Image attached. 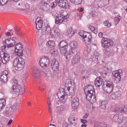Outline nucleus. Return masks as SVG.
I'll return each mask as SVG.
<instances>
[{
	"label": "nucleus",
	"instance_id": "obj_1",
	"mask_svg": "<svg viewBox=\"0 0 127 127\" xmlns=\"http://www.w3.org/2000/svg\"><path fill=\"white\" fill-rule=\"evenodd\" d=\"M36 29L38 30L41 28L42 33L43 34H48L50 30V28L45 26H43V21L41 20L40 17H38L35 22Z\"/></svg>",
	"mask_w": 127,
	"mask_h": 127
},
{
	"label": "nucleus",
	"instance_id": "obj_2",
	"mask_svg": "<svg viewBox=\"0 0 127 127\" xmlns=\"http://www.w3.org/2000/svg\"><path fill=\"white\" fill-rule=\"evenodd\" d=\"M79 34L82 37V39L85 43L87 44H90L92 36L90 33L82 31L79 32Z\"/></svg>",
	"mask_w": 127,
	"mask_h": 127
},
{
	"label": "nucleus",
	"instance_id": "obj_3",
	"mask_svg": "<svg viewBox=\"0 0 127 127\" xmlns=\"http://www.w3.org/2000/svg\"><path fill=\"white\" fill-rule=\"evenodd\" d=\"M12 90L16 93H18L19 94L23 95L25 92L24 88H22L18 84L17 81L15 80L13 82Z\"/></svg>",
	"mask_w": 127,
	"mask_h": 127
},
{
	"label": "nucleus",
	"instance_id": "obj_4",
	"mask_svg": "<svg viewBox=\"0 0 127 127\" xmlns=\"http://www.w3.org/2000/svg\"><path fill=\"white\" fill-rule=\"evenodd\" d=\"M103 90L108 93H110L113 88V84L112 82L107 80L103 82Z\"/></svg>",
	"mask_w": 127,
	"mask_h": 127
},
{
	"label": "nucleus",
	"instance_id": "obj_5",
	"mask_svg": "<svg viewBox=\"0 0 127 127\" xmlns=\"http://www.w3.org/2000/svg\"><path fill=\"white\" fill-rule=\"evenodd\" d=\"M18 38L14 36L5 40V42L7 45V47L10 48L14 47L18 42Z\"/></svg>",
	"mask_w": 127,
	"mask_h": 127
},
{
	"label": "nucleus",
	"instance_id": "obj_6",
	"mask_svg": "<svg viewBox=\"0 0 127 127\" xmlns=\"http://www.w3.org/2000/svg\"><path fill=\"white\" fill-rule=\"evenodd\" d=\"M102 45L105 48L111 47L113 45V41L109 39L103 37L102 39Z\"/></svg>",
	"mask_w": 127,
	"mask_h": 127
},
{
	"label": "nucleus",
	"instance_id": "obj_7",
	"mask_svg": "<svg viewBox=\"0 0 127 127\" xmlns=\"http://www.w3.org/2000/svg\"><path fill=\"white\" fill-rule=\"evenodd\" d=\"M87 100L90 101L92 103L95 102L96 101L95 95V93H90L85 92Z\"/></svg>",
	"mask_w": 127,
	"mask_h": 127
},
{
	"label": "nucleus",
	"instance_id": "obj_8",
	"mask_svg": "<svg viewBox=\"0 0 127 127\" xmlns=\"http://www.w3.org/2000/svg\"><path fill=\"white\" fill-rule=\"evenodd\" d=\"M59 46L61 54L64 53L67 50L68 47L67 43L65 40L61 41L59 44Z\"/></svg>",
	"mask_w": 127,
	"mask_h": 127
},
{
	"label": "nucleus",
	"instance_id": "obj_9",
	"mask_svg": "<svg viewBox=\"0 0 127 127\" xmlns=\"http://www.w3.org/2000/svg\"><path fill=\"white\" fill-rule=\"evenodd\" d=\"M122 71L121 70H118L113 72L112 73L113 76L114 77L115 82L118 83L120 80L121 75L122 74Z\"/></svg>",
	"mask_w": 127,
	"mask_h": 127
},
{
	"label": "nucleus",
	"instance_id": "obj_10",
	"mask_svg": "<svg viewBox=\"0 0 127 127\" xmlns=\"http://www.w3.org/2000/svg\"><path fill=\"white\" fill-rule=\"evenodd\" d=\"M111 109L113 112H120L121 113L125 112L127 111V109L124 106L121 108H119L117 107V105H113L111 107Z\"/></svg>",
	"mask_w": 127,
	"mask_h": 127
},
{
	"label": "nucleus",
	"instance_id": "obj_11",
	"mask_svg": "<svg viewBox=\"0 0 127 127\" xmlns=\"http://www.w3.org/2000/svg\"><path fill=\"white\" fill-rule=\"evenodd\" d=\"M39 63L41 67H46L49 65V59L47 57H44L40 60Z\"/></svg>",
	"mask_w": 127,
	"mask_h": 127
},
{
	"label": "nucleus",
	"instance_id": "obj_12",
	"mask_svg": "<svg viewBox=\"0 0 127 127\" xmlns=\"http://www.w3.org/2000/svg\"><path fill=\"white\" fill-rule=\"evenodd\" d=\"M0 57L1 59L2 62L4 64L7 63L10 60V56L6 53H0Z\"/></svg>",
	"mask_w": 127,
	"mask_h": 127
},
{
	"label": "nucleus",
	"instance_id": "obj_13",
	"mask_svg": "<svg viewBox=\"0 0 127 127\" xmlns=\"http://www.w3.org/2000/svg\"><path fill=\"white\" fill-rule=\"evenodd\" d=\"M59 6L64 8H67L68 7L69 4L66 0H55Z\"/></svg>",
	"mask_w": 127,
	"mask_h": 127
},
{
	"label": "nucleus",
	"instance_id": "obj_14",
	"mask_svg": "<svg viewBox=\"0 0 127 127\" xmlns=\"http://www.w3.org/2000/svg\"><path fill=\"white\" fill-rule=\"evenodd\" d=\"M8 75V72L6 70L3 71L1 73L0 80L3 83L6 82L7 81V76Z\"/></svg>",
	"mask_w": 127,
	"mask_h": 127
},
{
	"label": "nucleus",
	"instance_id": "obj_15",
	"mask_svg": "<svg viewBox=\"0 0 127 127\" xmlns=\"http://www.w3.org/2000/svg\"><path fill=\"white\" fill-rule=\"evenodd\" d=\"M65 91V89L64 88H62L60 89L58 92L57 96L58 98L60 100H62L65 99V96L64 92Z\"/></svg>",
	"mask_w": 127,
	"mask_h": 127
},
{
	"label": "nucleus",
	"instance_id": "obj_16",
	"mask_svg": "<svg viewBox=\"0 0 127 127\" xmlns=\"http://www.w3.org/2000/svg\"><path fill=\"white\" fill-rule=\"evenodd\" d=\"M67 50H66L65 52L64 53H63V54H64L66 60L67 61H69L72 58L74 52L73 51L72 49H71L70 50L68 51H67Z\"/></svg>",
	"mask_w": 127,
	"mask_h": 127
},
{
	"label": "nucleus",
	"instance_id": "obj_17",
	"mask_svg": "<svg viewBox=\"0 0 127 127\" xmlns=\"http://www.w3.org/2000/svg\"><path fill=\"white\" fill-rule=\"evenodd\" d=\"M79 99L77 97L73 98L72 100L71 105L72 108L74 109L77 108L79 105Z\"/></svg>",
	"mask_w": 127,
	"mask_h": 127
},
{
	"label": "nucleus",
	"instance_id": "obj_18",
	"mask_svg": "<svg viewBox=\"0 0 127 127\" xmlns=\"http://www.w3.org/2000/svg\"><path fill=\"white\" fill-rule=\"evenodd\" d=\"M67 16H63L60 15V16H56V18L55 20V23L58 24L59 23H61L64 21H67Z\"/></svg>",
	"mask_w": 127,
	"mask_h": 127
},
{
	"label": "nucleus",
	"instance_id": "obj_19",
	"mask_svg": "<svg viewBox=\"0 0 127 127\" xmlns=\"http://www.w3.org/2000/svg\"><path fill=\"white\" fill-rule=\"evenodd\" d=\"M39 6L42 9L45 10H48L50 8L48 3L45 2L43 0H42L39 3Z\"/></svg>",
	"mask_w": 127,
	"mask_h": 127
},
{
	"label": "nucleus",
	"instance_id": "obj_20",
	"mask_svg": "<svg viewBox=\"0 0 127 127\" xmlns=\"http://www.w3.org/2000/svg\"><path fill=\"white\" fill-rule=\"evenodd\" d=\"M113 121L118 123H120L122 121L123 117L121 116L116 114L112 119Z\"/></svg>",
	"mask_w": 127,
	"mask_h": 127
},
{
	"label": "nucleus",
	"instance_id": "obj_21",
	"mask_svg": "<svg viewBox=\"0 0 127 127\" xmlns=\"http://www.w3.org/2000/svg\"><path fill=\"white\" fill-rule=\"evenodd\" d=\"M85 92H88L93 93L95 92V89L93 86L91 85H87L84 89Z\"/></svg>",
	"mask_w": 127,
	"mask_h": 127
},
{
	"label": "nucleus",
	"instance_id": "obj_22",
	"mask_svg": "<svg viewBox=\"0 0 127 127\" xmlns=\"http://www.w3.org/2000/svg\"><path fill=\"white\" fill-rule=\"evenodd\" d=\"M51 63L52 69L54 71L57 70L59 64L58 61L55 59H53L52 60Z\"/></svg>",
	"mask_w": 127,
	"mask_h": 127
},
{
	"label": "nucleus",
	"instance_id": "obj_23",
	"mask_svg": "<svg viewBox=\"0 0 127 127\" xmlns=\"http://www.w3.org/2000/svg\"><path fill=\"white\" fill-rule=\"evenodd\" d=\"M13 65L14 66L15 69L17 71H20L22 70L24 67V64H22L18 62L17 64H14V60L13 62Z\"/></svg>",
	"mask_w": 127,
	"mask_h": 127
},
{
	"label": "nucleus",
	"instance_id": "obj_24",
	"mask_svg": "<svg viewBox=\"0 0 127 127\" xmlns=\"http://www.w3.org/2000/svg\"><path fill=\"white\" fill-rule=\"evenodd\" d=\"M32 75L36 79L39 78L40 76L39 70L36 67L33 68L32 71Z\"/></svg>",
	"mask_w": 127,
	"mask_h": 127
},
{
	"label": "nucleus",
	"instance_id": "obj_25",
	"mask_svg": "<svg viewBox=\"0 0 127 127\" xmlns=\"http://www.w3.org/2000/svg\"><path fill=\"white\" fill-rule=\"evenodd\" d=\"M75 85L74 83H73V85L69 84L67 88V89L70 92L71 95L74 94L75 91Z\"/></svg>",
	"mask_w": 127,
	"mask_h": 127
},
{
	"label": "nucleus",
	"instance_id": "obj_26",
	"mask_svg": "<svg viewBox=\"0 0 127 127\" xmlns=\"http://www.w3.org/2000/svg\"><path fill=\"white\" fill-rule=\"evenodd\" d=\"M69 46L71 47V49H72L73 51L76 52V48L77 47V44L75 41H72L70 43Z\"/></svg>",
	"mask_w": 127,
	"mask_h": 127
},
{
	"label": "nucleus",
	"instance_id": "obj_27",
	"mask_svg": "<svg viewBox=\"0 0 127 127\" xmlns=\"http://www.w3.org/2000/svg\"><path fill=\"white\" fill-rule=\"evenodd\" d=\"M75 31L72 28H69L67 30L66 34L68 36L70 37H71L75 33Z\"/></svg>",
	"mask_w": 127,
	"mask_h": 127
},
{
	"label": "nucleus",
	"instance_id": "obj_28",
	"mask_svg": "<svg viewBox=\"0 0 127 127\" xmlns=\"http://www.w3.org/2000/svg\"><path fill=\"white\" fill-rule=\"evenodd\" d=\"M102 83L101 79L98 77L95 80V85L96 87H99L101 86Z\"/></svg>",
	"mask_w": 127,
	"mask_h": 127
},
{
	"label": "nucleus",
	"instance_id": "obj_29",
	"mask_svg": "<svg viewBox=\"0 0 127 127\" xmlns=\"http://www.w3.org/2000/svg\"><path fill=\"white\" fill-rule=\"evenodd\" d=\"M14 60V64H17V63H18V62H19L21 63V64H24L25 63V60L22 57H19L17 58H16Z\"/></svg>",
	"mask_w": 127,
	"mask_h": 127
},
{
	"label": "nucleus",
	"instance_id": "obj_30",
	"mask_svg": "<svg viewBox=\"0 0 127 127\" xmlns=\"http://www.w3.org/2000/svg\"><path fill=\"white\" fill-rule=\"evenodd\" d=\"M68 121L71 124L75 126L77 124V119L73 116L70 117L69 118Z\"/></svg>",
	"mask_w": 127,
	"mask_h": 127
},
{
	"label": "nucleus",
	"instance_id": "obj_31",
	"mask_svg": "<svg viewBox=\"0 0 127 127\" xmlns=\"http://www.w3.org/2000/svg\"><path fill=\"white\" fill-rule=\"evenodd\" d=\"M13 111L12 110L11 108L10 107H7L5 110L4 112V114L7 116H9L11 114V112Z\"/></svg>",
	"mask_w": 127,
	"mask_h": 127
},
{
	"label": "nucleus",
	"instance_id": "obj_32",
	"mask_svg": "<svg viewBox=\"0 0 127 127\" xmlns=\"http://www.w3.org/2000/svg\"><path fill=\"white\" fill-rule=\"evenodd\" d=\"M5 100L4 99H0V111L6 105Z\"/></svg>",
	"mask_w": 127,
	"mask_h": 127
},
{
	"label": "nucleus",
	"instance_id": "obj_33",
	"mask_svg": "<svg viewBox=\"0 0 127 127\" xmlns=\"http://www.w3.org/2000/svg\"><path fill=\"white\" fill-rule=\"evenodd\" d=\"M81 57L80 56H77L73 59L72 61V63L73 64L78 63L80 61Z\"/></svg>",
	"mask_w": 127,
	"mask_h": 127
},
{
	"label": "nucleus",
	"instance_id": "obj_34",
	"mask_svg": "<svg viewBox=\"0 0 127 127\" xmlns=\"http://www.w3.org/2000/svg\"><path fill=\"white\" fill-rule=\"evenodd\" d=\"M81 76L83 79L88 78L89 75V72L87 70L83 71L81 73Z\"/></svg>",
	"mask_w": 127,
	"mask_h": 127
},
{
	"label": "nucleus",
	"instance_id": "obj_35",
	"mask_svg": "<svg viewBox=\"0 0 127 127\" xmlns=\"http://www.w3.org/2000/svg\"><path fill=\"white\" fill-rule=\"evenodd\" d=\"M55 42L52 40L48 41L46 43V46L47 47L51 48L53 47L55 45Z\"/></svg>",
	"mask_w": 127,
	"mask_h": 127
},
{
	"label": "nucleus",
	"instance_id": "obj_36",
	"mask_svg": "<svg viewBox=\"0 0 127 127\" xmlns=\"http://www.w3.org/2000/svg\"><path fill=\"white\" fill-rule=\"evenodd\" d=\"M23 45L21 43H17L15 46L14 48H15V50L23 49Z\"/></svg>",
	"mask_w": 127,
	"mask_h": 127
},
{
	"label": "nucleus",
	"instance_id": "obj_37",
	"mask_svg": "<svg viewBox=\"0 0 127 127\" xmlns=\"http://www.w3.org/2000/svg\"><path fill=\"white\" fill-rule=\"evenodd\" d=\"M39 48L43 52H45L48 51V50L44 46V44L42 43H39Z\"/></svg>",
	"mask_w": 127,
	"mask_h": 127
},
{
	"label": "nucleus",
	"instance_id": "obj_38",
	"mask_svg": "<svg viewBox=\"0 0 127 127\" xmlns=\"http://www.w3.org/2000/svg\"><path fill=\"white\" fill-rule=\"evenodd\" d=\"M16 52V50H15L16 54L18 56H22L23 55V49H21L17 50Z\"/></svg>",
	"mask_w": 127,
	"mask_h": 127
},
{
	"label": "nucleus",
	"instance_id": "obj_39",
	"mask_svg": "<svg viewBox=\"0 0 127 127\" xmlns=\"http://www.w3.org/2000/svg\"><path fill=\"white\" fill-rule=\"evenodd\" d=\"M89 28L95 34H96L97 33V29H95L93 26L90 25L89 26Z\"/></svg>",
	"mask_w": 127,
	"mask_h": 127
},
{
	"label": "nucleus",
	"instance_id": "obj_40",
	"mask_svg": "<svg viewBox=\"0 0 127 127\" xmlns=\"http://www.w3.org/2000/svg\"><path fill=\"white\" fill-rule=\"evenodd\" d=\"M107 101H103L101 103L100 106V108L102 109H104L105 108V105L107 104Z\"/></svg>",
	"mask_w": 127,
	"mask_h": 127
},
{
	"label": "nucleus",
	"instance_id": "obj_41",
	"mask_svg": "<svg viewBox=\"0 0 127 127\" xmlns=\"http://www.w3.org/2000/svg\"><path fill=\"white\" fill-rule=\"evenodd\" d=\"M121 18V16H119L118 17H115L114 19V23L115 25H116L120 21Z\"/></svg>",
	"mask_w": 127,
	"mask_h": 127
},
{
	"label": "nucleus",
	"instance_id": "obj_42",
	"mask_svg": "<svg viewBox=\"0 0 127 127\" xmlns=\"http://www.w3.org/2000/svg\"><path fill=\"white\" fill-rule=\"evenodd\" d=\"M50 53L52 56H56V55L57 54V50L53 49L50 51Z\"/></svg>",
	"mask_w": 127,
	"mask_h": 127
},
{
	"label": "nucleus",
	"instance_id": "obj_43",
	"mask_svg": "<svg viewBox=\"0 0 127 127\" xmlns=\"http://www.w3.org/2000/svg\"><path fill=\"white\" fill-rule=\"evenodd\" d=\"M57 112L59 113L62 112L64 111V107L62 106L57 107Z\"/></svg>",
	"mask_w": 127,
	"mask_h": 127
},
{
	"label": "nucleus",
	"instance_id": "obj_44",
	"mask_svg": "<svg viewBox=\"0 0 127 127\" xmlns=\"http://www.w3.org/2000/svg\"><path fill=\"white\" fill-rule=\"evenodd\" d=\"M15 31L16 34H18L20 36L23 35L22 32L20 30L15 29Z\"/></svg>",
	"mask_w": 127,
	"mask_h": 127
},
{
	"label": "nucleus",
	"instance_id": "obj_45",
	"mask_svg": "<svg viewBox=\"0 0 127 127\" xmlns=\"http://www.w3.org/2000/svg\"><path fill=\"white\" fill-rule=\"evenodd\" d=\"M72 3H75V4H79L81 2L82 0H69Z\"/></svg>",
	"mask_w": 127,
	"mask_h": 127
},
{
	"label": "nucleus",
	"instance_id": "obj_46",
	"mask_svg": "<svg viewBox=\"0 0 127 127\" xmlns=\"http://www.w3.org/2000/svg\"><path fill=\"white\" fill-rule=\"evenodd\" d=\"M100 0H91L92 1H95V2H94L92 3L93 6L94 7H97L98 6V4L97 2H99Z\"/></svg>",
	"mask_w": 127,
	"mask_h": 127
},
{
	"label": "nucleus",
	"instance_id": "obj_47",
	"mask_svg": "<svg viewBox=\"0 0 127 127\" xmlns=\"http://www.w3.org/2000/svg\"><path fill=\"white\" fill-rule=\"evenodd\" d=\"M73 83L72 82L71 80L69 79L66 80L65 81V86L67 87H68L69 84L73 85Z\"/></svg>",
	"mask_w": 127,
	"mask_h": 127
},
{
	"label": "nucleus",
	"instance_id": "obj_48",
	"mask_svg": "<svg viewBox=\"0 0 127 127\" xmlns=\"http://www.w3.org/2000/svg\"><path fill=\"white\" fill-rule=\"evenodd\" d=\"M103 24L104 26H106L108 28L110 27L112 25L111 23H109V21L107 20L105 21Z\"/></svg>",
	"mask_w": 127,
	"mask_h": 127
},
{
	"label": "nucleus",
	"instance_id": "obj_49",
	"mask_svg": "<svg viewBox=\"0 0 127 127\" xmlns=\"http://www.w3.org/2000/svg\"><path fill=\"white\" fill-rule=\"evenodd\" d=\"M50 32V35L51 37H54L56 36L55 32L54 30H50V31L48 33H49Z\"/></svg>",
	"mask_w": 127,
	"mask_h": 127
},
{
	"label": "nucleus",
	"instance_id": "obj_50",
	"mask_svg": "<svg viewBox=\"0 0 127 127\" xmlns=\"http://www.w3.org/2000/svg\"><path fill=\"white\" fill-rule=\"evenodd\" d=\"M9 0H0V5H4L6 4Z\"/></svg>",
	"mask_w": 127,
	"mask_h": 127
},
{
	"label": "nucleus",
	"instance_id": "obj_51",
	"mask_svg": "<svg viewBox=\"0 0 127 127\" xmlns=\"http://www.w3.org/2000/svg\"><path fill=\"white\" fill-rule=\"evenodd\" d=\"M18 107L19 106L18 105L15 104L11 106L10 107L11 108L12 110V111L13 110H16V109L18 108Z\"/></svg>",
	"mask_w": 127,
	"mask_h": 127
},
{
	"label": "nucleus",
	"instance_id": "obj_52",
	"mask_svg": "<svg viewBox=\"0 0 127 127\" xmlns=\"http://www.w3.org/2000/svg\"><path fill=\"white\" fill-rule=\"evenodd\" d=\"M54 30L55 32L56 36L57 35H59L60 34V30L59 29L56 28Z\"/></svg>",
	"mask_w": 127,
	"mask_h": 127
},
{
	"label": "nucleus",
	"instance_id": "obj_53",
	"mask_svg": "<svg viewBox=\"0 0 127 127\" xmlns=\"http://www.w3.org/2000/svg\"><path fill=\"white\" fill-rule=\"evenodd\" d=\"M105 53L106 56H111L113 54V53L111 52L108 51L107 50L106 51Z\"/></svg>",
	"mask_w": 127,
	"mask_h": 127
},
{
	"label": "nucleus",
	"instance_id": "obj_54",
	"mask_svg": "<svg viewBox=\"0 0 127 127\" xmlns=\"http://www.w3.org/2000/svg\"><path fill=\"white\" fill-rule=\"evenodd\" d=\"M114 93L117 97L120 96L121 95V91H120L116 92Z\"/></svg>",
	"mask_w": 127,
	"mask_h": 127
},
{
	"label": "nucleus",
	"instance_id": "obj_55",
	"mask_svg": "<svg viewBox=\"0 0 127 127\" xmlns=\"http://www.w3.org/2000/svg\"><path fill=\"white\" fill-rule=\"evenodd\" d=\"M108 73V70L106 67H105L103 69V73L105 75H106Z\"/></svg>",
	"mask_w": 127,
	"mask_h": 127
},
{
	"label": "nucleus",
	"instance_id": "obj_56",
	"mask_svg": "<svg viewBox=\"0 0 127 127\" xmlns=\"http://www.w3.org/2000/svg\"><path fill=\"white\" fill-rule=\"evenodd\" d=\"M23 74L24 78H25L27 77L28 76V72L27 71H23Z\"/></svg>",
	"mask_w": 127,
	"mask_h": 127
},
{
	"label": "nucleus",
	"instance_id": "obj_57",
	"mask_svg": "<svg viewBox=\"0 0 127 127\" xmlns=\"http://www.w3.org/2000/svg\"><path fill=\"white\" fill-rule=\"evenodd\" d=\"M110 98L113 99H115L117 97L115 93L112 94L110 96Z\"/></svg>",
	"mask_w": 127,
	"mask_h": 127
},
{
	"label": "nucleus",
	"instance_id": "obj_58",
	"mask_svg": "<svg viewBox=\"0 0 127 127\" xmlns=\"http://www.w3.org/2000/svg\"><path fill=\"white\" fill-rule=\"evenodd\" d=\"M65 94H66L67 95H71V93L69 90L67 89V90H66V91H64Z\"/></svg>",
	"mask_w": 127,
	"mask_h": 127
},
{
	"label": "nucleus",
	"instance_id": "obj_59",
	"mask_svg": "<svg viewBox=\"0 0 127 127\" xmlns=\"http://www.w3.org/2000/svg\"><path fill=\"white\" fill-rule=\"evenodd\" d=\"M100 126L101 127H107L106 123H100Z\"/></svg>",
	"mask_w": 127,
	"mask_h": 127
},
{
	"label": "nucleus",
	"instance_id": "obj_60",
	"mask_svg": "<svg viewBox=\"0 0 127 127\" xmlns=\"http://www.w3.org/2000/svg\"><path fill=\"white\" fill-rule=\"evenodd\" d=\"M81 122L83 123V124H85L87 122V120L81 119Z\"/></svg>",
	"mask_w": 127,
	"mask_h": 127
},
{
	"label": "nucleus",
	"instance_id": "obj_61",
	"mask_svg": "<svg viewBox=\"0 0 127 127\" xmlns=\"http://www.w3.org/2000/svg\"><path fill=\"white\" fill-rule=\"evenodd\" d=\"M43 86H40L39 87L38 89H39L42 92H43L44 91V89L43 88Z\"/></svg>",
	"mask_w": 127,
	"mask_h": 127
},
{
	"label": "nucleus",
	"instance_id": "obj_62",
	"mask_svg": "<svg viewBox=\"0 0 127 127\" xmlns=\"http://www.w3.org/2000/svg\"><path fill=\"white\" fill-rule=\"evenodd\" d=\"M93 56H95V57L98 58L99 56V54L97 52H95Z\"/></svg>",
	"mask_w": 127,
	"mask_h": 127
},
{
	"label": "nucleus",
	"instance_id": "obj_63",
	"mask_svg": "<svg viewBox=\"0 0 127 127\" xmlns=\"http://www.w3.org/2000/svg\"><path fill=\"white\" fill-rule=\"evenodd\" d=\"M51 101L50 100V98L49 97L47 99V104H51Z\"/></svg>",
	"mask_w": 127,
	"mask_h": 127
},
{
	"label": "nucleus",
	"instance_id": "obj_64",
	"mask_svg": "<svg viewBox=\"0 0 127 127\" xmlns=\"http://www.w3.org/2000/svg\"><path fill=\"white\" fill-rule=\"evenodd\" d=\"M57 5V2H53V5L52 6V8H53L56 7Z\"/></svg>",
	"mask_w": 127,
	"mask_h": 127
}]
</instances>
